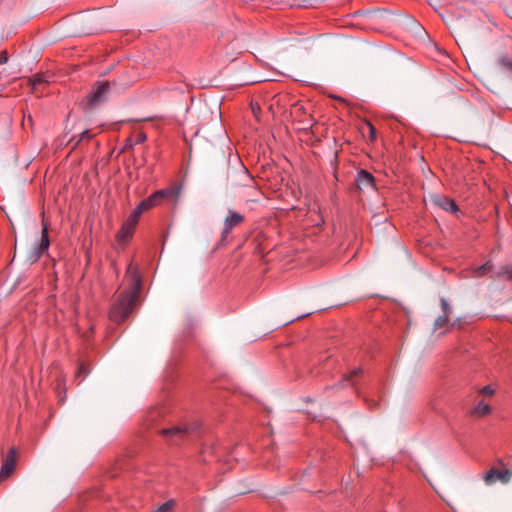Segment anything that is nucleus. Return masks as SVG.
Segmentation results:
<instances>
[{
    "label": "nucleus",
    "instance_id": "1",
    "mask_svg": "<svg viewBox=\"0 0 512 512\" xmlns=\"http://www.w3.org/2000/svg\"><path fill=\"white\" fill-rule=\"evenodd\" d=\"M125 280L128 281L129 287L119 293L109 311L110 320L118 324L125 321L132 313L142 288L139 268L133 262H130L127 267Z\"/></svg>",
    "mask_w": 512,
    "mask_h": 512
},
{
    "label": "nucleus",
    "instance_id": "2",
    "mask_svg": "<svg viewBox=\"0 0 512 512\" xmlns=\"http://www.w3.org/2000/svg\"><path fill=\"white\" fill-rule=\"evenodd\" d=\"M182 186L178 183H173L164 189H160L152 193L149 197L142 200L136 209L143 214L144 212L161 206L165 202L177 203L181 194Z\"/></svg>",
    "mask_w": 512,
    "mask_h": 512
},
{
    "label": "nucleus",
    "instance_id": "3",
    "mask_svg": "<svg viewBox=\"0 0 512 512\" xmlns=\"http://www.w3.org/2000/svg\"><path fill=\"white\" fill-rule=\"evenodd\" d=\"M495 390L491 385L474 389L468 396L474 402V406L468 411L472 418H483L492 412V408L487 399H491Z\"/></svg>",
    "mask_w": 512,
    "mask_h": 512
},
{
    "label": "nucleus",
    "instance_id": "4",
    "mask_svg": "<svg viewBox=\"0 0 512 512\" xmlns=\"http://www.w3.org/2000/svg\"><path fill=\"white\" fill-rule=\"evenodd\" d=\"M141 213L135 208L131 214L122 223L120 229L116 233V240L120 244H127L133 238L136 227L139 223Z\"/></svg>",
    "mask_w": 512,
    "mask_h": 512
},
{
    "label": "nucleus",
    "instance_id": "5",
    "mask_svg": "<svg viewBox=\"0 0 512 512\" xmlns=\"http://www.w3.org/2000/svg\"><path fill=\"white\" fill-rule=\"evenodd\" d=\"M110 90V83L108 81L96 82L89 94L86 96L87 105L94 107L96 104L105 100V95Z\"/></svg>",
    "mask_w": 512,
    "mask_h": 512
},
{
    "label": "nucleus",
    "instance_id": "6",
    "mask_svg": "<svg viewBox=\"0 0 512 512\" xmlns=\"http://www.w3.org/2000/svg\"><path fill=\"white\" fill-rule=\"evenodd\" d=\"M17 461V450L15 447H11L8 450L7 455L2 461L0 469V481L3 482L9 478L16 468Z\"/></svg>",
    "mask_w": 512,
    "mask_h": 512
},
{
    "label": "nucleus",
    "instance_id": "7",
    "mask_svg": "<svg viewBox=\"0 0 512 512\" xmlns=\"http://www.w3.org/2000/svg\"><path fill=\"white\" fill-rule=\"evenodd\" d=\"M511 472L507 468H496L492 467L484 475V481L488 485H492L496 482L508 483L510 480Z\"/></svg>",
    "mask_w": 512,
    "mask_h": 512
},
{
    "label": "nucleus",
    "instance_id": "8",
    "mask_svg": "<svg viewBox=\"0 0 512 512\" xmlns=\"http://www.w3.org/2000/svg\"><path fill=\"white\" fill-rule=\"evenodd\" d=\"M243 222L244 216L242 214L229 210L228 215L224 220V228L222 231L221 239L224 240L234 227L239 226Z\"/></svg>",
    "mask_w": 512,
    "mask_h": 512
},
{
    "label": "nucleus",
    "instance_id": "9",
    "mask_svg": "<svg viewBox=\"0 0 512 512\" xmlns=\"http://www.w3.org/2000/svg\"><path fill=\"white\" fill-rule=\"evenodd\" d=\"M47 84L48 80L44 74L38 73L28 79V85L31 87V93L33 94H42Z\"/></svg>",
    "mask_w": 512,
    "mask_h": 512
},
{
    "label": "nucleus",
    "instance_id": "10",
    "mask_svg": "<svg viewBox=\"0 0 512 512\" xmlns=\"http://www.w3.org/2000/svg\"><path fill=\"white\" fill-rule=\"evenodd\" d=\"M356 181L358 186L361 187H375V177L367 170L361 169L358 174Z\"/></svg>",
    "mask_w": 512,
    "mask_h": 512
},
{
    "label": "nucleus",
    "instance_id": "11",
    "mask_svg": "<svg viewBox=\"0 0 512 512\" xmlns=\"http://www.w3.org/2000/svg\"><path fill=\"white\" fill-rule=\"evenodd\" d=\"M95 137V134L91 132V130H85L83 131L78 137L77 136H73L69 143L72 145V150H75L76 148L79 147V145L82 143V142H90L93 138Z\"/></svg>",
    "mask_w": 512,
    "mask_h": 512
},
{
    "label": "nucleus",
    "instance_id": "12",
    "mask_svg": "<svg viewBox=\"0 0 512 512\" xmlns=\"http://www.w3.org/2000/svg\"><path fill=\"white\" fill-rule=\"evenodd\" d=\"M436 203L443 210L451 212L453 214H455L459 211V208H458L456 202L449 197L442 196L437 199Z\"/></svg>",
    "mask_w": 512,
    "mask_h": 512
},
{
    "label": "nucleus",
    "instance_id": "13",
    "mask_svg": "<svg viewBox=\"0 0 512 512\" xmlns=\"http://www.w3.org/2000/svg\"><path fill=\"white\" fill-rule=\"evenodd\" d=\"M160 433L163 436L178 437L179 439H183L187 434V430L178 426H174L172 428L162 429Z\"/></svg>",
    "mask_w": 512,
    "mask_h": 512
},
{
    "label": "nucleus",
    "instance_id": "14",
    "mask_svg": "<svg viewBox=\"0 0 512 512\" xmlns=\"http://www.w3.org/2000/svg\"><path fill=\"white\" fill-rule=\"evenodd\" d=\"M49 235H48V227L45 223H43L42 233H41V241L38 246V252L39 254L44 253L49 248Z\"/></svg>",
    "mask_w": 512,
    "mask_h": 512
},
{
    "label": "nucleus",
    "instance_id": "15",
    "mask_svg": "<svg viewBox=\"0 0 512 512\" xmlns=\"http://www.w3.org/2000/svg\"><path fill=\"white\" fill-rule=\"evenodd\" d=\"M361 373H362L361 368H356V369L352 370L350 373L343 375L342 381H341V383H339V385L341 387H343V385H342L343 382H347L350 385H354L355 384L354 378L359 376Z\"/></svg>",
    "mask_w": 512,
    "mask_h": 512
},
{
    "label": "nucleus",
    "instance_id": "16",
    "mask_svg": "<svg viewBox=\"0 0 512 512\" xmlns=\"http://www.w3.org/2000/svg\"><path fill=\"white\" fill-rule=\"evenodd\" d=\"M146 140L147 135L144 131H138L133 135L132 138L128 139V141H133V143L129 144L130 147H132L133 145L143 144Z\"/></svg>",
    "mask_w": 512,
    "mask_h": 512
},
{
    "label": "nucleus",
    "instance_id": "17",
    "mask_svg": "<svg viewBox=\"0 0 512 512\" xmlns=\"http://www.w3.org/2000/svg\"><path fill=\"white\" fill-rule=\"evenodd\" d=\"M498 68L501 71L512 69V60L508 56L501 58L498 62Z\"/></svg>",
    "mask_w": 512,
    "mask_h": 512
},
{
    "label": "nucleus",
    "instance_id": "18",
    "mask_svg": "<svg viewBox=\"0 0 512 512\" xmlns=\"http://www.w3.org/2000/svg\"><path fill=\"white\" fill-rule=\"evenodd\" d=\"M490 270H491V265L489 263H486V264L481 265L475 269L474 276L482 277V276L486 275Z\"/></svg>",
    "mask_w": 512,
    "mask_h": 512
},
{
    "label": "nucleus",
    "instance_id": "19",
    "mask_svg": "<svg viewBox=\"0 0 512 512\" xmlns=\"http://www.w3.org/2000/svg\"><path fill=\"white\" fill-rule=\"evenodd\" d=\"M366 126L368 128V139H369V141L370 142H375L376 139H377L376 128L369 121L366 122Z\"/></svg>",
    "mask_w": 512,
    "mask_h": 512
},
{
    "label": "nucleus",
    "instance_id": "20",
    "mask_svg": "<svg viewBox=\"0 0 512 512\" xmlns=\"http://www.w3.org/2000/svg\"><path fill=\"white\" fill-rule=\"evenodd\" d=\"M449 322V316L443 315L436 319L435 325L439 328L444 327Z\"/></svg>",
    "mask_w": 512,
    "mask_h": 512
},
{
    "label": "nucleus",
    "instance_id": "21",
    "mask_svg": "<svg viewBox=\"0 0 512 512\" xmlns=\"http://www.w3.org/2000/svg\"><path fill=\"white\" fill-rule=\"evenodd\" d=\"M441 307H442V310L444 312V315H448L449 316L450 307H449V304L447 303V301L445 299H441Z\"/></svg>",
    "mask_w": 512,
    "mask_h": 512
},
{
    "label": "nucleus",
    "instance_id": "22",
    "mask_svg": "<svg viewBox=\"0 0 512 512\" xmlns=\"http://www.w3.org/2000/svg\"><path fill=\"white\" fill-rule=\"evenodd\" d=\"M8 53L6 50L0 51V65L5 64L8 61Z\"/></svg>",
    "mask_w": 512,
    "mask_h": 512
},
{
    "label": "nucleus",
    "instance_id": "23",
    "mask_svg": "<svg viewBox=\"0 0 512 512\" xmlns=\"http://www.w3.org/2000/svg\"><path fill=\"white\" fill-rule=\"evenodd\" d=\"M86 370H85V366L83 363H81L78 367V371H77V376H79L80 374H83L84 376L86 375Z\"/></svg>",
    "mask_w": 512,
    "mask_h": 512
},
{
    "label": "nucleus",
    "instance_id": "24",
    "mask_svg": "<svg viewBox=\"0 0 512 512\" xmlns=\"http://www.w3.org/2000/svg\"><path fill=\"white\" fill-rule=\"evenodd\" d=\"M252 110H254V111L260 110V107H257V108L252 107Z\"/></svg>",
    "mask_w": 512,
    "mask_h": 512
},
{
    "label": "nucleus",
    "instance_id": "25",
    "mask_svg": "<svg viewBox=\"0 0 512 512\" xmlns=\"http://www.w3.org/2000/svg\"><path fill=\"white\" fill-rule=\"evenodd\" d=\"M252 110H254V111L260 110V107H257V108L252 107Z\"/></svg>",
    "mask_w": 512,
    "mask_h": 512
},
{
    "label": "nucleus",
    "instance_id": "26",
    "mask_svg": "<svg viewBox=\"0 0 512 512\" xmlns=\"http://www.w3.org/2000/svg\"><path fill=\"white\" fill-rule=\"evenodd\" d=\"M252 110H254V111L260 110V107H257V108L252 107Z\"/></svg>",
    "mask_w": 512,
    "mask_h": 512
}]
</instances>
